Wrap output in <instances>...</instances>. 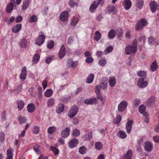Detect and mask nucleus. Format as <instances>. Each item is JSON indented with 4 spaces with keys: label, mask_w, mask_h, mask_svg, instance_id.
<instances>
[{
    "label": "nucleus",
    "mask_w": 159,
    "mask_h": 159,
    "mask_svg": "<svg viewBox=\"0 0 159 159\" xmlns=\"http://www.w3.org/2000/svg\"><path fill=\"white\" fill-rule=\"evenodd\" d=\"M137 41L134 39L133 41V44L128 45L125 47V51L126 54L134 53L136 52L137 49Z\"/></svg>",
    "instance_id": "1"
},
{
    "label": "nucleus",
    "mask_w": 159,
    "mask_h": 159,
    "mask_svg": "<svg viewBox=\"0 0 159 159\" xmlns=\"http://www.w3.org/2000/svg\"><path fill=\"white\" fill-rule=\"evenodd\" d=\"M148 24V22L144 18H142L137 22L135 29L137 30L139 29H143L144 27L146 26Z\"/></svg>",
    "instance_id": "2"
},
{
    "label": "nucleus",
    "mask_w": 159,
    "mask_h": 159,
    "mask_svg": "<svg viewBox=\"0 0 159 159\" xmlns=\"http://www.w3.org/2000/svg\"><path fill=\"white\" fill-rule=\"evenodd\" d=\"M45 39V36L42 33H39V36L36 39L35 43L38 45L40 46L43 44Z\"/></svg>",
    "instance_id": "3"
},
{
    "label": "nucleus",
    "mask_w": 159,
    "mask_h": 159,
    "mask_svg": "<svg viewBox=\"0 0 159 159\" xmlns=\"http://www.w3.org/2000/svg\"><path fill=\"white\" fill-rule=\"evenodd\" d=\"M78 109L76 106H73L71 107L68 113V116L70 117L74 116L78 112Z\"/></svg>",
    "instance_id": "4"
},
{
    "label": "nucleus",
    "mask_w": 159,
    "mask_h": 159,
    "mask_svg": "<svg viewBox=\"0 0 159 159\" xmlns=\"http://www.w3.org/2000/svg\"><path fill=\"white\" fill-rule=\"evenodd\" d=\"M101 0H97V1H94L91 5L89 8V10L91 13L94 12L96 9L98 7L99 4Z\"/></svg>",
    "instance_id": "5"
},
{
    "label": "nucleus",
    "mask_w": 159,
    "mask_h": 159,
    "mask_svg": "<svg viewBox=\"0 0 159 159\" xmlns=\"http://www.w3.org/2000/svg\"><path fill=\"white\" fill-rule=\"evenodd\" d=\"M68 12L66 11H64L60 16V19L62 22H65L67 21L69 17Z\"/></svg>",
    "instance_id": "6"
},
{
    "label": "nucleus",
    "mask_w": 159,
    "mask_h": 159,
    "mask_svg": "<svg viewBox=\"0 0 159 159\" xmlns=\"http://www.w3.org/2000/svg\"><path fill=\"white\" fill-rule=\"evenodd\" d=\"M128 105L127 102L125 101H122L119 104L118 106V110L120 112H122L126 109V107Z\"/></svg>",
    "instance_id": "7"
},
{
    "label": "nucleus",
    "mask_w": 159,
    "mask_h": 159,
    "mask_svg": "<svg viewBox=\"0 0 159 159\" xmlns=\"http://www.w3.org/2000/svg\"><path fill=\"white\" fill-rule=\"evenodd\" d=\"M107 79L106 77H103L100 83V85L101 86L102 89L105 90L107 89L108 87Z\"/></svg>",
    "instance_id": "8"
},
{
    "label": "nucleus",
    "mask_w": 159,
    "mask_h": 159,
    "mask_svg": "<svg viewBox=\"0 0 159 159\" xmlns=\"http://www.w3.org/2000/svg\"><path fill=\"white\" fill-rule=\"evenodd\" d=\"M137 84L139 87L144 88L147 86L148 82L147 81H144L143 79H139L138 80Z\"/></svg>",
    "instance_id": "9"
},
{
    "label": "nucleus",
    "mask_w": 159,
    "mask_h": 159,
    "mask_svg": "<svg viewBox=\"0 0 159 159\" xmlns=\"http://www.w3.org/2000/svg\"><path fill=\"white\" fill-rule=\"evenodd\" d=\"M133 123L132 120L128 119L127 122L126 124L125 129L126 132L128 133H129L132 129V125Z\"/></svg>",
    "instance_id": "10"
},
{
    "label": "nucleus",
    "mask_w": 159,
    "mask_h": 159,
    "mask_svg": "<svg viewBox=\"0 0 159 159\" xmlns=\"http://www.w3.org/2000/svg\"><path fill=\"white\" fill-rule=\"evenodd\" d=\"M70 129L69 127H66L61 132V134L64 138H67L70 134Z\"/></svg>",
    "instance_id": "11"
},
{
    "label": "nucleus",
    "mask_w": 159,
    "mask_h": 159,
    "mask_svg": "<svg viewBox=\"0 0 159 159\" xmlns=\"http://www.w3.org/2000/svg\"><path fill=\"white\" fill-rule=\"evenodd\" d=\"M15 2V0H10V2L7 5L6 8V11L8 13H10L12 11L14 6L13 4Z\"/></svg>",
    "instance_id": "12"
},
{
    "label": "nucleus",
    "mask_w": 159,
    "mask_h": 159,
    "mask_svg": "<svg viewBox=\"0 0 159 159\" xmlns=\"http://www.w3.org/2000/svg\"><path fill=\"white\" fill-rule=\"evenodd\" d=\"M78 140L76 139H73L69 143V146L70 148L76 147L78 144Z\"/></svg>",
    "instance_id": "13"
},
{
    "label": "nucleus",
    "mask_w": 159,
    "mask_h": 159,
    "mask_svg": "<svg viewBox=\"0 0 159 159\" xmlns=\"http://www.w3.org/2000/svg\"><path fill=\"white\" fill-rule=\"evenodd\" d=\"M66 50L64 45H62L59 53L58 55L60 59H62L66 55Z\"/></svg>",
    "instance_id": "14"
},
{
    "label": "nucleus",
    "mask_w": 159,
    "mask_h": 159,
    "mask_svg": "<svg viewBox=\"0 0 159 159\" xmlns=\"http://www.w3.org/2000/svg\"><path fill=\"white\" fill-rule=\"evenodd\" d=\"M149 6L151 11L155 12L157 8V4L155 1H152L149 3Z\"/></svg>",
    "instance_id": "15"
},
{
    "label": "nucleus",
    "mask_w": 159,
    "mask_h": 159,
    "mask_svg": "<svg viewBox=\"0 0 159 159\" xmlns=\"http://www.w3.org/2000/svg\"><path fill=\"white\" fill-rule=\"evenodd\" d=\"M144 148L147 151L150 152L151 151L153 147L152 143L148 141L145 142L144 144Z\"/></svg>",
    "instance_id": "16"
},
{
    "label": "nucleus",
    "mask_w": 159,
    "mask_h": 159,
    "mask_svg": "<svg viewBox=\"0 0 159 159\" xmlns=\"http://www.w3.org/2000/svg\"><path fill=\"white\" fill-rule=\"evenodd\" d=\"M31 2V0H24L23 1L22 6V10L27 9Z\"/></svg>",
    "instance_id": "17"
},
{
    "label": "nucleus",
    "mask_w": 159,
    "mask_h": 159,
    "mask_svg": "<svg viewBox=\"0 0 159 159\" xmlns=\"http://www.w3.org/2000/svg\"><path fill=\"white\" fill-rule=\"evenodd\" d=\"M109 85L111 87H113L116 83V80L114 77H111L109 78L108 80Z\"/></svg>",
    "instance_id": "18"
},
{
    "label": "nucleus",
    "mask_w": 159,
    "mask_h": 159,
    "mask_svg": "<svg viewBox=\"0 0 159 159\" xmlns=\"http://www.w3.org/2000/svg\"><path fill=\"white\" fill-rule=\"evenodd\" d=\"M132 152L131 150H128L126 154H124L122 157V159H131Z\"/></svg>",
    "instance_id": "19"
},
{
    "label": "nucleus",
    "mask_w": 159,
    "mask_h": 159,
    "mask_svg": "<svg viewBox=\"0 0 159 159\" xmlns=\"http://www.w3.org/2000/svg\"><path fill=\"white\" fill-rule=\"evenodd\" d=\"M122 3L124 8L126 10L129 9L131 5V2L130 0H125Z\"/></svg>",
    "instance_id": "20"
},
{
    "label": "nucleus",
    "mask_w": 159,
    "mask_h": 159,
    "mask_svg": "<svg viewBox=\"0 0 159 159\" xmlns=\"http://www.w3.org/2000/svg\"><path fill=\"white\" fill-rule=\"evenodd\" d=\"M96 98H91L85 99L84 102L87 105L94 104L96 103Z\"/></svg>",
    "instance_id": "21"
},
{
    "label": "nucleus",
    "mask_w": 159,
    "mask_h": 159,
    "mask_svg": "<svg viewBox=\"0 0 159 159\" xmlns=\"http://www.w3.org/2000/svg\"><path fill=\"white\" fill-rule=\"evenodd\" d=\"M16 103L18 106L17 107L19 110L21 111L24 108L25 103L23 100H20L17 101Z\"/></svg>",
    "instance_id": "22"
},
{
    "label": "nucleus",
    "mask_w": 159,
    "mask_h": 159,
    "mask_svg": "<svg viewBox=\"0 0 159 159\" xmlns=\"http://www.w3.org/2000/svg\"><path fill=\"white\" fill-rule=\"evenodd\" d=\"M21 28V25L20 24H17L16 26L13 27L12 29V32L14 33H16L19 32Z\"/></svg>",
    "instance_id": "23"
},
{
    "label": "nucleus",
    "mask_w": 159,
    "mask_h": 159,
    "mask_svg": "<svg viewBox=\"0 0 159 159\" xmlns=\"http://www.w3.org/2000/svg\"><path fill=\"white\" fill-rule=\"evenodd\" d=\"M35 109V106L33 103H30L28 104L27 106V110L29 112H33Z\"/></svg>",
    "instance_id": "24"
},
{
    "label": "nucleus",
    "mask_w": 159,
    "mask_h": 159,
    "mask_svg": "<svg viewBox=\"0 0 159 159\" xmlns=\"http://www.w3.org/2000/svg\"><path fill=\"white\" fill-rule=\"evenodd\" d=\"M117 136L121 139H125L127 136L125 132L122 131H119L117 134Z\"/></svg>",
    "instance_id": "25"
},
{
    "label": "nucleus",
    "mask_w": 159,
    "mask_h": 159,
    "mask_svg": "<svg viewBox=\"0 0 159 159\" xmlns=\"http://www.w3.org/2000/svg\"><path fill=\"white\" fill-rule=\"evenodd\" d=\"M92 137V133H88L84 135L83 138L84 141H89Z\"/></svg>",
    "instance_id": "26"
},
{
    "label": "nucleus",
    "mask_w": 159,
    "mask_h": 159,
    "mask_svg": "<svg viewBox=\"0 0 159 159\" xmlns=\"http://www.w3.org/2000/svg\"><path fill=\"white\" fill-rule=\"evenodd\" d=\"M143 0H136V5L138 8L141 9L143 5Z\"/></svg>",
    "instance_id": "27"
},
{
    "label": "nucleus",
    "mask_w": 159,
    "mask_h": 159,
    "mask_svg": "<svg viewBox=\"0 0 159 159\" xmlns=\"http://www.w3.org/2000/svg\"><path fill=\"white\" fill-rule=\"evenodd\" d=\"M101 34L98 31H96L94 34V39L97 41H98L101 38Z\"/></svg>",
    "instance_id": "28"
},
{
    "label": "nucleus",
    "mask_w": 159,
    "mask_h": 159,
    "mask_svg": "<svg viewBox=\"0 0 159 159\" xmlns=\"http://www.w3.org/2000/svg\"><path fill=\"white\" fill-rule=\"evenodd\" d=\"M19 44L21 48H25L27 46V41L25 39H23L20 40Z\"/></svg>",
    "instance_id": "29"
},
{
    "label": "nucleus",
    "mask_w": 159,
    "mask_h": 159,
    "mask_svg": "<svg viewBox=\"0 0 159 159\" xmlns=\"http://www.w3.org/2000/svg\"><path fill=\"white\" fill-rule=\"evenodd\" d=\"M148 43L150 45H153L156 42V39L153 36H151L148 38Z\"/></svg>",
    "instance_id": "30"
},
{
    "label": "nucleus",
    "mask_w": 159,
    "mask_h": 159,
    "mask_svg": "<svg viewBox=\"0 0 159 159\" xmlns=\"http://www.w3.org/2000/svg\"><path fill=\"white\" fill-rule=\"evenodd\" d=\"M94 77V75L93 74H90L88 76L86 80V82L89 84L91 83L93 81Z\"/></svg>",
    "instance_id": "31"
},
{
    "label": "nucleus",
    "mask_w": 159,
    "mask_h": 159,
    "mask_svg": "<svg viewBox=\"0 0 159 159\" xmlns=\"http://www.w3.org/2000/svg\"><path fill=\"white\" fill-rule=\"evenodd\" d=\"M155 102V97L154 96H152L146 101V103L148 105H150L154 103Z\"/></svg>",
    "instance_id": "32"
},
{
    "label": "nucleus",
    "mask_w": 159,
    "mask_h": 159,
    "mask_svg": "<svg viewBox=\"0 0 159 159\" xmlns=\"http://www.w3.org/2000/svg\"><path fill=\"white\" fill-rule=\"evenodd\" d=\"M19 123L20 124H22L26 122V118L24 116H20L18 117Z\"/></svg>",
    "instance_id": "33"
},
{
    "label": "nucleus",
    "mask_w": 159,
    "mask_h": 159,
    "mask_svg": "<svg viewBox=\"0 0 159 159\" xmlns=\"http://www.w3.org/2000/svg\"><path fill=\"white\" fill-rule=\"evenodd\" d=\"M27 76L26 70H22L20 75V78L21 80H24Z\"/></svg>",
    "instance_id": "34"
},
{
    "label": "nucleus",
    "mask_w": 159,
    "mask_h": 159,
    "mask_svg": "<svg viewBox=\"0 0 159 159\" xmlns=\"http://www.w3.org/2000/svg\"><path fill=\"white\" fill-rule=\"evenodd\" d=\"M13 151H12L11 149H8L7 151V157L6 159H12V152Z\"/></svg>",
    "instance_id": "35"
},
{
    "label": "nucleus",
    "mask_w": 159,
    "mask_h": 159,
    "mask_svg": "<svg viewBox=\"0 0 159 159\" xmlns=\"http://www.w3.org/2000/svg\"><path fill=\"white\" fill-rule=\"evenodd\" d=\"M53 94V91L51 89H47L44 93V95L46 97H51Z\"/></svg>",
    "instance_id": "36"
},
{
    "label": "nucleus",
    "mask_w": 159,
    "mask_h": 159,
    "mask_svg": "<svg viewBox=\"0 0 159 159\" xmlns=\"http://www.w3.org/2000/svg\"><path fill=\"white\" fill-rule=\"evenodd\" d=\"M40 56L38 54H35L33 57L32 61L33 63H36L39 60Z\"/></svg>",
    "instance_id": "37"
},
{
    "label": "nucleus",
    "mask_w": 159,
    "mask_h": 159,
    "mask_svg": "<svg viewBox=\"0 0 159 159\" xmlns=\"http://www.w3.org/2000/svg\"><path fill=\"white\" fill-rule=\"evenodd\" d=\"M121 120V116L120 115H117L116 116V117L115 120H113V123L118 125L119 123Z\"/></svg>",
    "instance_id": "38"
},
{
    "label": "nucleus",
    "mask_w": 159,
    "mask_h": 159,
    "mask_svg": "<svg viewBox=\"0 0 159 159\" xmlns=\"http://www.w3.org/2000/svg\"><path fill=\"white\" fill-rule=\"evenodd\" d=\"M116 35V32L114 30H111L108 33V37L110 39L114 38Z\"/></svg>",
    "instance_id": "39"
},
{
    "label": "nucleus",
    "mask_w": 159,
    "mask_h": 159,
    "mask_svg": "<svg viewBox=\"0 0 159 159\" xmlns=\"http://www.w3.org/2000/svg\"><path fill=\"white\" fill-rule=\"evenodd\" d=\"M56 130V127L53 126L49 127L48 129V132L50 134L54 133Z\"/></svg>",
    "instance_id": "40"
},
{
    "label": "nucleus",
    "mask_w": 159,
    "mask_h": 159,
    "mask_svg": "<svg viewBox=\"0 0 159 159\" xmlns=\"http://www.w3.org/2000/svg\"><path fill=\"white\" fill-rule=\"evenodd\" d=\"M63 110L64 106L63 104H61L57 107L56 111L57 113H60L63 111Z\"/></svg>",
    "instance_id": "41"
},
{
    "label": "nucleus",
    "mask_w": 159,
    "mask_h": 159,
    "mask_svg": "<svg viewBox=\"0 0 159 159\" xmlns=\"http://www.w3.org/2000/svg\"><path fill=\"white\" fill-rule=\"evenodd\" d=\"M113 50V48L112 47L109 46L104 51V54L107 55L111 52Z\"/></svg>",
    "instance_id": "42"
},
{
    "label": "nucleus",
    "mask_w": 159,
    "mask_h": 159,
    "mask_svg": "<svg viewBox=\"0 0 159 159\" xmlns=\"http://www.w3.org/2000/svg\"><path fill=\"white\" fill-rule=\"evenodd\" d=\"M50 149L53 152L55 155L57 156L58 154L59 150L56 147L52 146L50 147Z\"/></svg>",
    "instance_id": "43"
},
{
    "label": "nucleus",
    "mask_w": 159,
    "mask_h": 159,
    "mask_svg": "<svg viewBox=\"0 0 159 159\" xmlns=\"http://www.w3.org/2000/svg\"><path fill=\"white\" fill-rule=\"evenodd\" d=\"M80 132L79 130L77 129H74L73 130L72 134L74 136H78L80 135Z\"/></svg>",
    "instance_id": "44"
},
{
    "label": "nucleus",
    "mask_w": 159,
    "mask_h": 159,
    "mask_svg": "<svg viewBox=\"0 0 159 159\" xmlns=\"http://www.w3.org/2000/svg\"><path fill=\"white\" fill-rule=\"evenodd\" d=\"M54 42L52 40H50L48 41L47 47L49 49L52 48L54 46Z\"/></svg>",
    "instance_id": "45"
},
{
    "label": "nucleus",
    "mask_w": 159,
    "mask_h": 159,
    "mask_svg": "<svg viewBox=\"0 0 159 159\" xmlns=\"http://www.w3.org/2000/svg\"><path fill=\"white\" fill-rule=\"evenodd\" d=\"M102 145L101 142H97L95 144V148L97 150H100L102 148Z\"/></svg>",
    "instance_id": "46"
},
{
    "label": "nucleus",
    "mask_w": 159,
    "mask_h": 159,
    "mask_svg": "<svg viewBox=\"0 0 159 159\" xmlns=\"http://www.w3.org/2000/svg\"><path fill=\"white\" fill-rule=\"evenodd\" d=\"M140 103V99L136 98L134 100L133 103V106L135 107H138Z\"/></svg>",
    "instance_id": "47"
},
{
    "label": "nucleus",
    "mask_w": 159,
    "mask_h": 159,
    "mask_svg": "<svg viewBox=\"0 0 159 159\" xmlns=\"http://www.w3.org/2000/svg\"><path fill=\"white\" fill-rule=\"evenodd\" d=\"M146 109L145 106L143 104L141 105L139 107V111L140 113L143 114Z\"/></svg>",
    "instance_id": "48"
},
{
    "label": "nucleus",
    "mask_w": 159,
    "mask_h": 159,
    "mask_svg": "<svg viewBox=\"0 0 159 159\" xmlns=\"http://www.w3.org/2000/svg\"><path fill=\"white\" fill-rule=\"evenodd\" d=\"M54 99L50 98L48 101L47 105L49 107L52 106L54 104Z\"/></svg>",
    "instance_id": "49"
},
{
    "label": "nucleus",
    "mask_w": 159,
    "mask_h": 159,
    "mask_svg": "<svg viewBox=\"0 0 159 159\" xmlns=\"http://www.w3.org/2000/svg\"><path fill=\"white\" fill-rule=\"evenodd\" d=\"M38 18L35 15L32 16L30 18V21L31 23H34L36 22L37 21Z\"/></svg>",
    "instance_id": "50"
},
{
    "label": "nucleus",
    "mask_w": 159,
    "mask_h": 159,
    "mask_svg": "<svg viewBox=\"0 0 159 159\" xmlns=\"http://www.w3.org/2000/svg\"><path fill=\"white\" fill-rule=\"evenodd\" d=\"M151 70H157L158 68V65L156 61H155L151 65Z\"/></svg>",
    "instance_id": "51"
},
{
    "label": "nucleus",
    "mask_w": 159,
    "mask_h": 159,
    "mask_svg": "<svg viewBox=\"0 0 159 159\" xmlns=\"http://www.w3.org/2000/svg\"><path fill=\"white\" fill-rule=\"evenodd\" d=\"M79 19L77 17H74L72 20L71 24L73 25H75L79 21Z\"/></svg>",
    "instance_id": "52"
},
{
    "label": "nucleus",
    "mask_w": 159,
    "mask_h": 159,
    "mask_svg": "<svg viewBox=\"0 0 159 159\" xmlns=\"http://www.w3.org/2000/svg\"><path fill=\"white\" fill-rule=\"evenodd\" d=\"M107 62L106 60L103 58H101L98 62V64L99 65L102 66H104L106 64Z\"/></svg>",
    "instance_id": "53"
},
{
    "label": "nucleus",
    "mask_w": 159,
    "mask_h": 159,
    "mask_svg": "<svg viewBox=\"0 0 159 159\" xmlns=\"http://www.w3.org/2000/svg\"><path fill=\"white\" fill-rule=\"evenodd\" d=\"M39 126L35 125L33 127L32 129V131L33 133L37 134L39 133Z\"/></svg>",
    "instance_id": "54"
},
{
    "label": "nucleus",
    "mask_w": 159,
    "mask_h": 159,
    "mask_svg": "<svg viewBox=\"0 0 159 159\" xmlns=\"http://www.w3.org/2000/svg\"><path fill=\"white\" fill-rule=\"evenodd\" d=\"M5 133L3 132L0 133V142L3 143L5 140Z\"/></svg>",
    "instance_id": "55"
},
{
    "label": "nucleus",
    "mask_w": 159,
    "mask_h": 159,
    "mask_svg": "<svg viewBox=\"0 0 159 159\" xmlns=\"http://www.w3.org/2000/svg\"><path fill=\"white\" fill-rule=\"evenodd\" d=\"M146 72L144 71L140 70L138 72L137 75L139 77H145Z\"/></svg>",
    "instance_id": "56"
},
{
    "label": "nucleus",
    "mask_w": 159,
    "mask_h": 159,
    "mask_svg": "<svg viewBox=\"0 0 159 159\" xmlns=\"http://www.w3.org/2000/svg\"><path fill=\"white\" fill-rule=\"evenodd\" d=\"M74 1V0H70L69 2V6L71 7H74L75 6L78 7L77 3L75 2Z\"/></svg>",
    "instance_id": "57"
},
{
    "label": "nucleus",
    "mask_w": 159,
    "mask_h": 159,
    "mask_svg": "<svg viewBox=\"0 0 159 159\" xmlns=\"http://www.w3.org/2000/svg\"><path fill=\"white\" fill-rule=\"evenodd\" d=\"M86 149L84 147H80L79 149V152L80 153L84 154L85 153Z\"/></svg>",
    "instance_id": "58"
},
{
    "label": "nucleus",
    "mask_w": 159,
    "mask_h": 159,
    "mask_svg": "<svg viewBox=\"0 0 159 159\" xmlns=\"http://www.w3.org/2000/svg\"><path fill=\"white\" fill-rule=\"evenodd\" d=\"M93 61V59L92 57H86L85 59V62L88 64L92 63Z\"/></svg>",
    "instance_id": "59"
},
{
    "label": "nucleus",
    "mask_w": 159,
    "mask_h": 159,
    "mask_svg": "<svg viewBox=\"0 0 159 159\" xmlns=\"http://www.w3.org/2000/svg\"><path fill=\"white\" fill-rule=\"evenodd\" d=\"M97 98L100 100L102 102H104V100H103V97H102L101 94L100 92H97Z\"/></svg>",
    "instance_id": "60"
},
{
    "label": "nucleus",
    "mask_w": 159,
    "mask_h": 159,
    "mask_svg": "<svg viewBox=\"0 0 159 159\" xmlns=\"http://www.w3.org/2000/svg\"><path fill=\"white\" fill-rule=\"evenodd\" d=\"M117 35L118 37L119 38L121 37L122 34V30L121 28H118L117 30Z\"/></svg>",
    "instance_id": "61"
},
{
    "label": "nucleus",
    "mask_w": 159,
    "mask_h": 159,
    "mask_svg": "<svg viewBox=\"0 0 159 159\" xmlns=\"http://www.w3.org/2000/svg\"><path fill=\"white\" fill-rule=\"evenodd\" d=\"M53 56H51L47 57L46 59V62L47 63L49 64L50 62L53 60Z\"/></svg>",
    "instance_id": "62"
},
{
    "label": "nucleus",
    "mask_w": 159,
    "mask_h": 159,
    "mask_svg": "<svg viewBox=\"0 0 159 159\" xmlns=\"http://www.w3.org/2000/svg\"><path fill=\"white\" fill-rule=\"evenodd\" d=\"M115 7L113 6H109L107 7V11L108 12H112L114 11Z\"/></svg>",
    "instance_id": "63"
},
{
    "label": "nucleus",
    "mask_w": 159,
    "mask_h": 159,
    "mask_svg": "<svg viewBox=\"0 0 159 159\" xmlns=\"http://www.w3.org/2000/svg\"><path fill=\"white\" fill-rule=\"evenodd\" d=\"M74 41V37L72 36H70L67 40V44H70L73 42Z\"/></svg>",
    "instance_id": "64"
}]
</instances>
